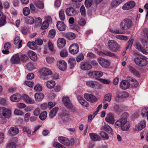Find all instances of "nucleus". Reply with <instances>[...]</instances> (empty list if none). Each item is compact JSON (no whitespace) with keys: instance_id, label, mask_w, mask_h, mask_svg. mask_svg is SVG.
Segmentation results:
<instances>
[{"instance_id":"nucleus-34","label":"nucleus","mask_w":148,"mask_h":148,"mask_svg":"<svg viewBox=\"0 0 148 148\" xmlns=\"http://www.w3.org/2000/svg\"><path fill=\"white\" fill-rule=\"evenodd\" d=\"M70 64L69 68L70 69H73L76 64V60L75 58H70L69 60Z\"/></svg>"},{"instance_id":"nucleus-18","label":"nucleus","mask_w":148,"mask_h":148,"mask_svg":"<svg viewBox=\"0 0 148 148\" xmlns=\"http://www.w3.org/2000/svg\"><path fill=\"white\" fill-rule=\"evenodd\" d=\"M66 14L69 16H74L77 14L76 11L73 8H69L66 9Z\"/></svg>"},{"instance_id":"nucleus-10","label":"nucleus","mask_w":148,"mask_h":148,"mask_svg":"<svg viewBox=\"0 0 148 148\" xmlns=\"http://www.w3.org/2000/svg\"><path fill=\"white\" fill-rule=\"evenodd\" d=\"M70 53L73 54L77 53L79 51V47L77 44H74L72 45L69 48Z\"/></svg>"},{"instance_id":"nucleus-56","label":"nucleus","mask_w":148,"mask_h":148,"mask_svg":"<svg viewBox=\"0 0 148 148\" xmlns=\"http://www.w3.org/2000/svg\"><path fill=\"white\" fill-rule=\"evenodd\" d=\"M128 69L131 73L134 74H139L138 71L134 68L132 66H130L128 67Z\"/></svg>"},{"instance_id":"nucleus-53","label":"nucleus","mask_w":148,"mask_h":148,"mask_svg":"<svg viewBox=\"0 0 148 148\" xmlns=\"http://www.w3.org/2000/svg\"><path fill=\"white\" fill-rule=\"evenodd\" d=\"M90 77H93L96 80H98L100 81V78L102 76V75H89Z\"/></svg>"},{"instance_id":"nucleus-42","label":"nucleus","mask_w":148,"mask_h":148,"mask_svg":"<svg viewBox=\"0 0 148 148\" xmlns=\"http://www.w3.org/2000/svg\"><path fill=\"white\" fill-rule=\"evenodd\" d=\"M59 16L60 20L62 21H64L65 19V15L64 11L63 9L60 10L59 13Z\"/></svg>"},{"instance_id":"nucleus-39","label":"nucleus","mask_w":148,"mask_h":148,"mask_svg":"<svg viewBox=\"0 0 148 148\" xmlns=\"http://www.w3.org/2000/svg\"><path fill=\"white\" fill-rule=\"evenodd\" d=\"M35 42H29L27 44V46L31 49L35 50L37 48V46Z\"/></svg>"},{"instance_id":"nucleus-14","label":"nucleus","mask_w":148,"mask_h":148,"mask_svg":"<svg viewBox=\"0 0 148 148\" xmlns=\"http://www.w3.org/2000/svg\"><path fill=\"white\" fill-rule=\"evenodd\" d=\"M127 79L128 81L130 82L132 86L134 88H136L138 87V83L136 79L134 77H131L130 76H128L127 77Z\"/></svg>"},{"instance_id":"nucleus-1","label":"nucleus","mask_w":148,"mask_h":148,"mask_svg":"<svg viewBox=\"0 0 148 148\" xmlns=\"http://www.w3.org/2000/svg\"><path fill=\"white\" fill-rule=\"evenodd\" d=\"M134 56H136L134 59L135 63L138 66L141 67L145 66L147 63V60L143 57L139 56L137 52H135Z\"/></svg>"},{"instance_id":"nucleus-44","label":"nucleus","mask_w":148,"mask_h":148,"mask_svg":"<svg viewBox=\"0 0 148 148\" xmlns=\"http://www.w3.org/2000/svg\"><path fill=\"white\" fill-rule=\"evenodd\" d=\"M86 85L88 86L94 88L96 85V82L93 81H89L86 82Z\"/></svg>"},{"instance_id":"nucleus-5","label":"nucleus","mask_w":148,"mask_h":148,"mask_svg":"<svg viewBox=\"0 0 148 148\" xmlns=\"http://www.w3.org/2000/svg\"><path fill=\"white\" fill-rule=\"evenodd\" d=\"M108 48L110 50L113 52H116L118 50L119 48L117 42L113 40H109L108 42Z\"/></svg>"},{"instance_id":"nucleus-62","label":"nucleus","mask_w":148,"mask_h":148,"mask_svg":"<svg viewBox=\"0 0 148 148\" xmlns=\"http://www.w3.org/2000/svg\"><path fill=\"white\" fill-rule=\"evenodd\" d=\"M26 67L28 70L31 71L34 69V66L32 63L30 62L27 64Z\"/></svg>"},{"instance_id":"nucleus-17","label":"nucleus","mask_w":148,"mask_h":148,"mask_svg":"<svg viewBox=\"0 0 148 148\" xmlns=\"http://www.w3.org/2000/svg\"><path fill=\"white\" fill-rule=\"evenodd\" d=\"M38 73L40 74H52V71L48 68L43 67L39 69Z\"/></svg>"},{"instance_id":"nucleus-20","label":"nucleus","mask_w":148,"mask_h":148,"mask_svg":"<svg viewBox=\"0 0 148 148\" xmlns=\"http://www.w3.org/2000/svg\"><path fill=\"white\" fill-rule=\"evenodd\" d=\"M58 140L61 143L66 146L69 145L70 144L69 140L63 136H59Z\"/></svg>"},{"instance_id":"nucleus-58","label":"nucleus","mask_w":148,"mask_h":148,"mask_svg":"<svg viewBox=\"0 0 148 148\" xmlns=\"http://www.w3.org/2000/svg\"><path fill=\"white\" fill-rule=\"evenodd\" d=\"M84 58L83 54L82 53H80L77 56L76 60L77 62H79L83 60Z\"/></svg>"},{"instance_id":"nucleus-9","label":"nucleus","mask_w":148,"mask_h":148,"mask_svg":"<svg viewBox=\"0 0 148 148\" xmlns=\"http://www.w3.org/2000/svg\"><path fill=\"white\" fill-rule=\"evenodd\" d=\"M130 84L129 81L127 80H123L120 84L119 86L123 90H126L129 88Z\"/></svg>"},{"instance_id":"nucleus-49","label":"nucleus","mask_w":148,"mask_h":148,"mask_svg":"<svg viewBox=\"0 0 148 148\" xmlns=\"http://www.w3.org/2000/svg\"><path fill=\"white\" fill-rule=\"evenodd\" d=\"M79 103L83 106L86 107H87L89 106L88 103L86 101L84 98L81 101H79Z\"/></svg>"},{"instance_id":"nucleus-35","label":"nucleus","mask_w":148,"mask_h":148,"mask_svg":"<svg viewBox=\"0 0 148 148\" xmlns=\"http://www.w3.org/2000/svg\"><path fill=\"white\" fill-rule=\"evenodd\" d=\"M58 110V108L56 107L51 110L50 112L49 116L50 117L53 118L56 116Z\"/></svg>"},{"instance_id":"nucleus-13","label":"nucleus","mask_w":148,"mask_h":148,"mask_svg":"<svg viewBox=\"0 0 148 148\" xmlns=\"http://www.w3.org/2000/svg\"><path fill=\"white\" fill-rule=\"evenodd\" d=\"M57 65L60 70L62 71H65L67 67L66 62L63 60H60L58 62Z\"/></svg>"},{"instance_id":"nucleus-24","label":"nucleus","mask_w":148,"mask_h":148,"mask_svg":"<svg viewBox=\"0 0 148 148\" xmlns=\"http://www.w3.org/2000/svg\"><path fill=\"white\" fill-rule=\"evenodd\" d=\"M89 136L91 139L94 141H98L101 140V138L96 133H90Z\"/></svg>"},{"instance_id":"nucleus-43","label":"nucleus","mask_w":148,"mask_h":148,"mask_svg":"<svg viewBox=\"0 0 148 148\" xmlns=\"http://www.w3.org/2000/svg\"><path fill=\"white\" fill-rule=\"evenodd\" d=\"M25 22L27 24H32L34 22L33 18L31 16H28L25 19Z\"/></svg>"},{"instance_id":"nucleus-46","label":"nucleus","mask_w":148,"mask_h":148,"mask_svg":"<svg viewBox=\"0 0 148 148\" xmlns=\"http://www.w3.org/2000/svg\"><path fill=\"white\" fill-rule=\"evenodd\" d=\"M47 116V112L46 111H45L41 113L40 114L39 118L41 120L43 121L46 119Z\"/></svg>"},{"instance_id":"nucleus-30","label":"nucleus","mask_w":148,"mask_h":148,"mask_svg":"<svg viewBox=\"0 0 148 148\" xmlns=\"http://www.w3.org/2000/svg\"><path fill=\"white\" fill-rule=\"evenodd\" d=\"M6 22L5 16L3 15V12L0 11V26L4 25Z\"/></svg>"},{"instance_id":"nucleus-8","label":"nucleus","mask_w":148,"mask_h":148,"mask_svg":"<svg viewBox=\"0 0 148 148\" xmlns=\"http://www.w3.org/2000/svg\"><path fill=\"white\" fill-rule=\"evenodd\" d=\"M59 116L64 122H68L71 120L69 114L67 112H61L59 114Z\"/></svg>"},{"instance_id":"nucleus-50","label":"nucleus","mask_w":148,"mask_h":148,"mask_svg":"<svg viewBox=\"0 0 148 148\" xmlns=\"http://www.w3.org/2000/svg\"><path fill=\"white\" fill-rule=\"evenodd\" d=\"M100 136L104 140H107L109 138V137L107 134L105 132L101 131L100 133Z\"/></svg>"},{"instance_id":"nucleus-38","label":"nucleus","mask_w":148,"mask_h":148,"mask_svg":"<svg viewBox=\"0 0 148 148\" xmlns=\"http://www.w3.org/2000/svg\"><path fill=\"white\" fill-rule=\"evenodd\" d=\"M130 127V123L127 122L126 123L121 127V130L123 131H127L128 130Z\"/></svg>"},{"instance_id":"nucleus-23","label":"nucleus","mask_w":148,"mask_h":148,"mask_svg":"<svg viewBox=\"0 0 148 148\" xmlns=\"http://www.w3.org/2000/svg\"><path fill=\"white\" fill-rule=\"evenodd\" d=\"M113 111L115 112H121L124 110V108L123 107L120 106L118 104L112 105Z\"/></svg>"},{"instance_id":"nucleus-59","label":"nucleus","mask_w":148,"mask_h":148,"mask_svg":"<svg viewBox=\"0 0 148 148\" xmlns=\"http://www.w3.org/2000/svg\"><path fill=\"white\" fill-rule=\"evenodd\" d=\"M40 75L39 76L41 79L43 80H47L50 79V75Z\"/></svg>"},{"instance_id":"nucleus-16","label":"nucleus","mask_w":148,"mask_h":148,"mask_svg":"<svg viewBox=\"0 0 148 148\" xmlns=\"http://www.w3.org/2000/svg\"><path fill=\"white\" fill-rule=\"evenodd\" d=\"M105 120L109 124H113L115 121L114 115L111 113H109L106 117Z\"/></svg>"},{"instance_id":"nucleus-48","label":"nucleus","mask_w":148,"mask_h":148,"mask_svg":"<svg viewBox=\"0 0 148 148\" xmlns=\"http://www.w3.org/2000/svg\"><path fill=\"white\" fill-rule=\"evenodd\" d=\"M23 132L27 133L28 136L30 137L32 131L28 127H24L23 128Z\"/></svg>"},{"instance_id":"nucleus-3","label":"nucleus","mask_w":148,"mask_h":148,"mask_svg":"<svg viewBox=\"0 0 148 148\" xmlns=\"http://www.w3.org/2000/svg\"><path fill=\"white\" fill-rule=\"evenodd\" d=\"M129 116L128 113L126 112L123 113L121 115V118L115 123L116 127H121L127 122V119Z\"/></svg>"},{"instance_id":"nucleus-2","label":"nucleus","mask_w":148,"mask_h":148,"mask_svg":"<svg viewBox=\"0 0 148 148\" xmlns=\"http://www.w3.org/2000/svg\"><path fill=\"white\" fill-rule=\"evenodd\" d=\"M134 26L132 21L128 18L123 19L120 23L119 27L121 29L124 31H127Z\"/></svg>"},{"instance_id":"nucleus-32","label":"nucleus","mask_w":148,"mask_h":148,"mask_svg":"<svg viewBox=\"0 0 148 148\" xmlns=\"http://www.w3.org/2000/svg\"><path fill=\"white\" fill-rule=\"evenodd\" d=\"M28 55L30 58L32 60L35 61L37 60V57L36 53L33 51H30L28 52Z\"/></svg>"},{"instance_id":"nucleus-33","label":"nucleus","mask_w":148,"mask_h":148,"mask_svg":"<svg viewBox=\"0 0 148 148\" xmlns=\"http://www.w3.org/2000/svg\"><path fill=\"white\" fill-rule=\"evenodd\" d=\"M146 121L143 120H142L137 126V128L139 130H141L145 128L146 125Z\"/></svg>"},{"instance_id":"nucleus-63","label":"nucleus","mask_w":148,"mask_h":148,"mask_svg":"<svg viewBox=\"0 0 148 148\" xmlns=\"http://www.w3.org/2000/svg\"><path fill=\"white\" fill-rule=\"evenodd\" d=\"M143 34L144 37L148 40V29H145L143 30Z\"/></svg>"},{"instance_id":"nucleus-25","label":"nucleus","mask_w":148,"mask_h":148,"mask_svg":"<svg viewBox=\"0 0 148 148\" xmlns=\"http://www.w3.org/2000/svg\"><path fill=\"white\" fill-rule=\"evenodd\" d=\"M66 43V41L64 39L59 38L57 41V46L59 48H62L65 46Z\"/></svg>"},{"instance_id":"nucleus-21","label":"nucleus","mask_w":148,"mask_h":148,"mask_svg":"<svg viewBox=\"0 0 148 148\" xmlns=\"http://www.w3.org/2000/svg\"><path fill=\"white\" fill-rule=\"evenodd\" d=\"M62 35L64 36L69 40H73L74 39L76 36L74 33L71 32H63L62 33Z\"/></svg>"},{"instance_id":"nucleus-52","label":"nucleus","mask_w":148,"mask_h":148,"mask_svg":"<svg viewBox=\"0 0 148 148\" xmlns=\"http://www.w3.org/2000/svg\"><path fill=\"white\" fill-rule=\"evenodd\" d=\"M119 97L121 98H125L128 97L129 96L128 93L125 91L120 92L119 94Z\"/></svg>"},{"instance_id":"nucleus-54","label":"nucleus","mask_w":148,"mask_h":148,"mask_svg":"<svg viewBox=\"0 0 148 148\" xmlns=\"http://www.w3.org/2000/svg\"><path fill=\"white\" fill-rule=\"evenodd\" d=\"M0 104L3 106L8 105L6 99L0 97Z\"/></svg>"},{"instance_id":"nucleus-19","label":"nucleus","mask_w":148,"mask_h":148,"mask_svg":"<svg viewBox=\"0 0 148 148\" xmlns=\"http://www.w3.org/2000/svg\"><path fill=\"white\" fill-rule=\"evenodd\" d=\"M11 61L13 64H20L21 61L18 54L17 53L14 55L11 58Z\"/></svg>"},{"instance_id":"nucleus-57","label":"nucleus","mask_w":148,"mask_h":148,"mask_svg":"<svg viewBox=\"0 0 148 148\" xmlns=\"http://www.w3.org/2000/svg\"><path fill=\"white\" fill-rule=\"evenodd\" d=\"M49 26V23L46 21H44L41 26V28L42 29H47Z\"/></svg>"},{"instance_id":"nucleus-61","label":"nucleus","mask_w":148,"mask_h":148,"mask_svg":"<svg viewBox=\"0 0 148 148\" xmlns=\"http://www.w3.org/2000/svg\"><path fill=\"white\" fill-rule=\"evenodd\" d=\"M28 59V57L25 54L22 55L21 57V60L23 62H26Z\"/></svg>"},{"instance_id":"nucleus-37","label":"nucleus","mask_w":148,"mask_h":148,"mask_svg":"<svg viewBox=\"0 0 148 148\" xmlns=\"http://www.w3.org/2000/svg\"><path fill=\"white\" fill-rule=\"evenodd\" d=\"M22 40L20 39V37L18 36H17L15 38L14 43L15 45H17L18 43V48L19 49L22 47Z\"/></svg>"},{"instance_id":"nucleus-27","label":"nucleus","mask_w":148,"mask_h":148,"mask_svg":"<svg viewBox=\"0 0 148 148\" xmlns=\"http://www.w3.org/2000/svg\"><path fill=\"white\" fill-rule=\"evenodd\" d=\"M58 29L60 31H64L66 29V26L63 22L61 21L58 22L56 24Z\"/></svg>"},{"instance_id":"nucleus-26","label":"nucleus","mask_w":148,"mask_h":148,"mask_svg":"<svg viewBox=\"0 0 148 148\" xmlns=\"http://www.w3.org/2000/svg\"><path fill=\"white\" fill-rule=\"evenodd\" d=\"M19 130L17 128L11 127L8 131L9 135L11 136H14L17 134L19 132Z\"/></svg>"},{"instance_id":"nucleus-51","label":"nucleus","mask_w":148,"mask_h":148,"mask_svg":"<svg viewBox=\"0 0 148 148\" xmlns=\"http://www.w3.org/2000/svg\"><path fill=\"white\" fill-rule=\"evenodd\" d=\"M36 6L40 9H43L44 7V4L40 1H38L35 3Z\"/></svg>"},{"instance_id":"nucleus-11","label":"nucleus","mask_w":148,"mask_h":148,"mask_svg":"<svg viewBox=\"0 0 148 148\" xmlns=\"http://www.w3.org/2000/svg\"><path fill=\"white\" fill-rule=\"evenodd\" d=\"M62 100L65 106L67 108L71 109L72 107V105L71 102L68 96L63 97Z\"/></svg>"},{"instance_id":"nucleus-55","label":"nucleus","mask_w":148,"mask_h":148,"mask_svg":"<svg viewBox=\"0 0 148 148\" xmlns=\"http://www.w3.org/2000/svg\"><path fill=\"white\" fill-rule=\"evenodd\" d=\"M23 12L25 16L28 15L30 13L29 8L27 7L24 8L23 9Z\"/></svg>"},{"instance_id":"nucleus-41","label":"nucleus","mask_w":148,"mask_h":148,"mask_svg":"<svg viewBox=\"0 0 148 148\" xmlns=\"http://www.w3.org/2000/svg\"><path fill=\"white\" fill-rule=\"evenodd\" d=\"M104 130L110 133H112V129L107 124H105L103 126Z\"/></svg>"},{"instance_id":"nucleus-40","label":"nucleus","mask_w":148,"mask_h":148,"mask_svg":"<svg viewBox=\"0 0 148 148\" xmlns=\"http://www.w3.org/2000/svg\"><path fill=\"white\" fill-rule=\"evenodd\" d=\"M56 83L54 81H48L47 82L46 86L47 87L49 88H52L55 86Z\"/></svg>"},{"instance_id":"nucleus-15","label":"nucleus","mask_w":148,"mask_h":148,"mask_svg":"<svg viewBox=\"0 0 148 148\" xmlns=\"http://www.w3.org/2000/svg\"><path fill=\"white\" fill-rule=\"evenodd\" d=\"M91 65L88 62H82L80 64V68L83 71H87L91 69Z\"/></svg>"},{"instance_id":"nucleus-45","label":"nucleus","mask_w":148,"mask_h":148,"mask_svg":"<svg viewBox=\"0 0 148 148\" xmlns=\"http://www.w3.org/2000/svg\"><path fill=\"white\" fill-rule=\"evenodd\" d=\"M101 55H105L110 57H115V55L114 53H112L110 51H104L103 52H101Z\"/></svg>"},{"instance_id":"nucleus-22","label":"nucleus","mask_w":148,"mask_h":148,"mask_svg":"<svg viewBox=\"0 0 148 148\" xmlns=\"http://www.w3.org/2000/svg\"><path fill=\"white\" fill-rule=\"evenodd\" d=\"M21 95L18 93L12 95L10 98V100L14 102H17L21 99Z\"/></svg>"},{"instance_id":"nucleus-28","label":"nucleus","mask_w":148,"mask_h":148,"mask_svg":"<svg viewBox=\"0 0 148 148\" xmlns=\"http://www.w3.org/2000/svg\"><path fill=\"white\" fill-rule=\"evenodd\" d=\"M23 98L25 101L29 104H33L34 103H35V101L33 99H32L26 95H24Z\"/></svg>"},{"instance_id":"nucleus-4","label":"nucleus","mask_w":148,"mask_h":148,"mask_svg":"<svg viewBox=\"0 0 148 148\" xmlns=\"http://www.w3.org/2000/svg\"><path fill=\"white\" fill-rule=\"evenodd\" d=\"M11 112L10 109L0 107V118L4 119L11 117Z\"/></svg>"},{"instance_id":"nucleus-29","label":"nucleus","mask_w":148,"mask_h":148,"mask_svg":"<svg viewBox=\"0 0 148 148\" xmlns=\"http://www.w3.org/2000/svg\"><path fill=\"white\" fill-rule=\"evenodd\" d=\"M136 48L139 51H141L143 53L145 54H147L148 53L147 51L143 48V47H142L141 45L139 42H137L136 43Z\"/></svg>"},{"instance_id":"nucleus-47","label":"nucleus","mask_w":148,"mask_h":148,"mask_svg":"<svg viewBox=\"0 0 148 148\" xmlns=\"http://www.w3.org/2000/svg\"><path fill=\"white\" fill-rule=\"evenodd\" d=\"M141 42L143 46V48L147 51H148V42L145 40L142 39Z\"/></svg>"},{"instance_id":"nucleus-31","label":"nucleus","mask_w":148,"mask_h":148,"mask_svg":"<svg viewBox=\"0 0 148 148\" xmlns=\"http://www.w3.org/2000/svg\"><path fill=\"white\" fill-rule=\"evenodd\" d=\"M44 95L41 92L37 93L35 94L34 97L36 101H40L44 98Z\"/></svg>"},{"instance_id":"nucleus-60","label":"nucleus","mask_w":148,"mask_h":148,"mask_svg":"<svg viewBox=\"0 0 148 148\" xmlns=\"http://www.w3.org/2000/svg\"><path fill=\"white\" fill-rule=\"evenodd\" d=\"M56 33V32L55 30H51L49 32V36L51 38H53L55 36Z\"/></svg>"},{"instance_id":"nucleus-64","label":"nucleus","mask_w":148,"mask_h":148,"mask_svg":"<svg viewBox=\"0 0 148 148\" xmlns=\"http://www.w3.org/2000/svg\"><path fill=\"white\" fill-rule=\"evenodd\" d=\"M16 144L14 142H12L8 145L6 148H16Z\"/></svg>"},{"instance_id":"nucleus-7","label":"nucleus","mask_w":148,"mask_h":148,"mask_svg":"<svg viewBox=\"0 0 148 148\" xmlns=\"http://www.w3.org/2000/svg\"><path fill=\"white\" fill-rule=\"evenodd\" d=\"M98 61L100 65L103 67L107 68L110 65L109 62L104 58H98Z\"/></svg>"},{"instance_id":"nucleus-12","label":"nucleus","mask_w":148,"mask_h":148,"mask_svg":"<svg viewBox=\"0 0 148 148\" xmlns=\"http://www.w3.org/2000/svg\"><path fill=\"white\" fill-rule=\"evenodd\" d=\"M135 3L133 1H131L127 2L122 6V9L124 10L130 9L135 6Z\"/></svg>"},{"instance_id":"nucleus-36","label":"nucleus","mask_w":148,"mask_h":148,"mask_svg":"<svg viewBox=\"0 0 148 148\" xmlns=\"http://www.w3.org/2000/svg\"><path fill=\"white\" fill-rule=\"evenodd\" d=\"M112 99V94L110 93H109L105 95L104 96L103 103H104L106 101L110 102Z\"/></svg>"},{"instance_id":"nucleus-6","label":"nucleus","mask_w":148,"mask_h":148,"mask_svg":"<svg viewBox=\"0 0 148 148\" xmlns=\"http://www.w3.org/2000/svg\"><path fill=\"white\" fill-rule=\"evenodd\" d=\"M85 99L87 101L91 103H94L97 101L96 97L92 94L86 93L84 95Z\"/></svg>"}]
</instances>
